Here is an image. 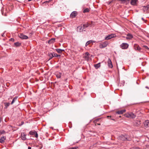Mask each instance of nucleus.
Segmentation results:
<instances>
[{
    "instance_id": "obj_6",
    "label": "nucleus",
    "mask_w": 149,
    "mask_h": 149,
    "mask_svg": "<svg viewBox=\"0 0 149 149\" xmlns=\"http://www.w3.org/2000/svg\"><path fill=\"white\" fill-rule=\"evenodd\" d=\"M19 37L22 39H27L28 37L23 33H20L19 35Z\"/></svg>"
},
{
    "instance_id": "obj_10",
    "label": "nucleus",
    "mask_w": 149,
    "mask_h": 149,
    "mask_svg": "<svg viewBox=\"0 0 149 149\" xmlns=\"http://www.w3.org/2000/svg\"><path fill=\"white\" fill-rule=\"evenodd\" d=\"M134 48L136 50H138L140 52L141 48L139 46L136 44H134Z\"/></svg>"
},
{
    "instance_id": "obj_4",
    "label": "nucleus",
    "mask_w": 149,
    "mask_h": 149,
    "mask_svg": "<svg viewBox=\"0 0 149 149\" xmlns=\"http://www.w3.org/2000/svg\"><path fill=\"white\" fill-rule=\"evenodd\" d=\"M128 45L126 43H123L120 45V47L123 49H127L128 47Z\"/></svg>"
},
{
    "instance_id": "obj_44",
    "label": "nucleus",
    "mask_w": 149,
    "mask_h": 149,
    "mask_svg": "<svg viewBox=\"0 0 149 149\" xmlns=\"http://www.w3.org/2000/svg\"><path fill=\"white\" fill-rule=\"evenodd\" d=\"M146 88H147V89H149V87H148V86H146Z\"/></svg>"
},
{
    "instance_id": "obj_13",
    "label": "nucleus",
    "mask_w": 149,
    "mask_h": 149,
    "mask_svg": "<svg viewBox=\"0 0 149 149\" xmlns=\"http://www.w3.org/2000/svg\"><path fill=\"white\" fill-rule=\"evenodd\" d=\"M26 135L24 133H22L21 138L23 140H24L26 139Z\"/></svg>"
},
{
    "instance_id": "obj_18",
    "label": "nucleus",
    "mask_w": 149,
    "mask_h": 149,
    "mask_svg": "<svg viewBox=\"0 0 149 149\" xmlns=\"http://www.w3.org/2000/svg\"><path fill=\"white\" fill-rule=\"evenodd\" d=\"M14 44V46L17 47L20 46L21 45V43L19 42H17L15 43Z\"/></svg>"
},
{
    "instance_id": "obj_34",
    "label": "nucleus",
    "mask_w": 149,
    "mask_h": 149,
    "mask_svg": "<svg viewBox=\"0 0 149 149\" xmlns=\"http://www.w3.org/2000/svg\"><path fill=\"white\" fill-rule=\"evenodd\" d=\"M5 133V131L4 130H2L0 131V134H2Z\"/></svg>"
},
{
    "instance_id": "obj_24",
    "label": "nucleus",
    "mask_w": 149,
    "mask_h": 149,
    "mask_svg": "<svg viewBox=\"0 0 149 149\" xmlns=\"http://www.w3.org/2000/svg\"><path fill=\"white\" fill-rule=\"evenodd\" d=\"M95 41H93L92 40H90L88 41H87L85 45L86 46H87L88 45H89V44L91 43L92 42H95Z\"/></svg>"
},
{
    "instance_id": "obj_41",
    "label": "nucleus",
    "mask_w": 149,
    "mask_h": 149,
    "mask_svg": "<svg viewBox=\"0 0 149 149\" xmlns=\"http://www.w3.org/2000/svg\"><path fill=\"white\" fill-rule=\"evenodd\" d=\"M140 121H138V123H138V125H139V124H140Z\"/></svg>"
},
{
    "instance_id": "obj_42",
    "label": "nucleus",
    "mask_w": 149,
    "mask_h": 149,
    "mask_svg": "<svg viewBox=\"0 0 149 149\" xmlns=\"http://www.w3.org/2000/svg\"><path fill=\"white\" fill-rule=\"evenodd\" d=\"M2 36H3V37H4L5 35H4V33H3L2 35H1Z\"/></svg>"
},
{
    "instance_id": "obj_8",
    "label": "nucleus",
    "mask_w": 149,
    "mask_h": 149,
    "mask_svg": "<svg viewBox=\"0 0 149 149\" xmlns=\"http://www.w3.org/2000/svg\"><path fill=\"white\" fill-rule=\"evenodd\" d=\"M77 15V13L76 11H73L72 13L70 14V17L71 18H74Z\"/></svg>"
},
{
    "instance_id": "obj_2",
    "label": "nucleus",
    "mask_w": 149,
    "mask_h": 149,
    "mask_svg": "<svg viewBox=\"0 0 149 149\" xmlns=\"http://www.w3.org/2000/svg\"><path fill=\"white\" fill-rule=\"evenodd\" d=\"M108 44V42L107 41H105L100 43L99 44V47L101 49L103 48L106 47Z\"/></svg>"
},
{
    "instance_id": "obj_38",
    "label": "nucleus",
    "mask_w": 149,
    "mask_h": 149,
    "mask_svg": "<svg viewBox=\"0 0 149 149\" xmlns=\"http://www.w3.org/2000/svg\"><path fill=\"white\" fill-rule=\"evenodd\" d=\"M51 1V0H50L48 1H46L44 3H49V2H50Z\"/></svg>"
},
{
    "instance_id": "obj_46",
    "label": "nucleus",
    "mask_w": 149,
    "mask_h": 149,
    "mask_svg": "<svg viewBox=\"0 0 149 149\" xmlns=\"http://www.w3.org/2000/svg\"><path fill=\"white\" fill-rule=\"evenodd\" d=\"M142 19L143 20H144V19H143V18H142Z\"/></svg>"
},
{
    "instance_id": "obj_26",
    "label": "nucleus",
    "mask_w": 149,
    "mask_h": 149,
    "mask_svg": "<svg viewBox=\"0 0 149 149\" xmlns=\"http://www.w3.org/2000/svg\"><path fill=\"white\" fill-rule=\"evenodd\" d=\"M36 131H30L29 132V134L30 135H34L35 134V133Z\"/></svg>"
},
{
    "instance_id": "obj_3",
    "label": "nucleus",
    "mask_w": 149,
    "mask_h": 149,
    "mask_svg": "<svg viewBox=\"0 0 149 149\" xmlns=\"http://www.w3.org/2000/svg\"><path fill=\"white\" fill-rule=\"evenodd\" d=\"M116 34H111L106 37L105 39L106 40H108L112 38L116 37Z\"/></svg>"
},
{
    "instance_id": "obj_45",
    "label": "nucleus",
    "mask_w": 149,
    "mask_h": 149,
    "mask_svg": "<svg viewBox=\"0 0 149 149\" xmlns=\"http://www.w3.org/2000/svg\"><path fill=\"white\" fill-rule=\"evenodd\" d=\"M60 56V55L57 54V57Z\"/></svg>"
},
{
    "instance_id": "obj_17",
    "label": "nucleus",
    "mask_w": 149,
    "mask_h": 149,
    "mask_svg": "<svg viewBox=\"0 0 149 149\" xmlns=\"http://www.w3.org/2000/svg\"><path fill=\"white\" fill-rule=\"evenodd\" d=\"M56 51L58 53L61 54L63 51H64V50L61 49H56Z\"/></svg>"
},
{
    "instance_id": "obj_11",
    "label": "nucleus",
    "mask_w": 149,
    "mask_h": 149,
    "mask_svg": "<svg viewBox=\"0 0 149 149\" xmlns=\"http://www.w3.org/2000/svg\"><path fill=\"white\" fill-rule=\"evenodd\" d=\"M144 125L146 127H149V120H147L145 121L144 123Z\"/></svg>"
},
{
    "instance_id": "obj_30",
    "label": "nucleus",
    "mask_w": 149,
    "mask_h": 149,
    "mask_svg": "<svg viewBox=\"0 0 149 149\" xmlns=\"http://www.w3.org/2000/svg\"><path fill=\"white\" fill-rule=\"evenodd\" d=\"M143 10L144 12L146 11L147 10H148L146 8V6H144L143 7Z\"/></svg>"
},
{
    "instance_id": "obj_35",
    "label": "nucleus",
    "mask_w": 149,
    "mask_h": 149,
    "mask_svg": "<svg viewBox=\"0 0 149 149\" xmlns=\"http://www.w3.org/2000/svg\"><path fill=\"white\" fill-rule=\"evenodd\" d=\"M54 57H57V54L55 53H53Z\"/></svg>"
},
{
    "instance_id": "obj_48",
    "label": "nucleus",
    "mask_w": 149,
    "mask_h": 149,
    "mask_svg": "<svg viewBox=\"0 0 149 149\" xmlns=\"http://www.w3.org/2000/svg\"><path fill=\"white\" fill-rule=\"evenodd\" d=\"M119 117H121V116H119Z\"/></svg>"
},
{
    "instance_id": "obj_1",
    "label": "nucleus",
    "mask_w": 149,
    "mask_h": 149,
    "mask_svg": "<svg viewBox=\"0 0 149 149\" xmlns=\"http://www.w3.org/2000/svg\"><path fill=\"white\" fill-rule=\"evenodd\" d=\"M127 136L125 134L124 135H121L119 136L118 137V139L121 140L122 141H125L127 140Z\"/></svg>"
},
{
    "instance_id": "obj_36",
    "label": "nucleus",
    "mask_w": 149,
    "mask_h": 149,
    "mask_svg": "<svg viewBox=\"0 0 149 149\" xmlns=\"http://www.w3.org/2000/svg\"><path fill=\"white\" fill-rule=\"evenodd\" d=\"M10 40L11 41L13 42L14 41V40L13 38H11L10 39Z\"/></svg>"
},
{
    "instance_id": "obj_25",
    "label": "nucleus",
    "mask_w": 149,
    "mask_h": 149,
    "mask_svg": "<svg viewBox=\"0 0 149 149\" xmlns=\"http://www.w3.org/2000/svg\"><path fill=\"white\" fill-rule=\"evenodd\" d=\"M90 10L88 8H86L83 10V12L84 13H88L89 12Z\"/></svg>"
},
{
    "instance_id": "obj_32",
    "label": "nucleus",
    "mask_w": 149,
    "mask_h": 149,
    "mask_svg": "<svg viewBox=\"0 0 149 149\" xmlns=\"http://www.w3.org/2000/svg\"><path fill=\"white\" fill-rule=\"evenodd\" d=\"M143 47L144 48H145V49H147L148 50H149V48L146 46L144 45L143 46Z\"/></svg>"
},
{
    "instance_id": "obj_21",
    "label": "nucleus",
    "mask_w": 149,
    "mask_h": 149,
    "mask_svg": "<svg viewBox=\"0 0 149 149\" xmlns=\"http://www.w3.org/2000/svg\"><path fill=\"white\" fill-rule=\"evenodd\" d=\"M136 116L133 113H130V118H135Z\"/></svg>"
},
{
    "instance_id": "obj_15",
    "label": "nucleus",
    "mask_w": 149,
    "mask_h": 149,
    "mask_svg": "<svg viewBox=\"0 0 149 149\" xmlns=\"http://www.w3.org/2000/svg\"><path fill=\"white\" fill-rule=\"evenodd\" d=\"M133 38V36L130 34H128L126 38L127 39H130Z\"/></svg>"
},
{
    "instance_id": "obj_16",
    "label": "nucleus",
    "mask_w": 149,
    "mask_h": 149,
    "mask_svg": "<svg viewBox=\"0 0 149 149\" xmlns=\"http://www.w3.org/2000/svg\"><path fill=\"white\" fill-rule=\"evenodd\" d=\"M137 0H131V3L132 5H135L136 4Z\"/></svg>"
},
{
    "instance_id": "obj_7",
    "label": "nucleus",
    "mask_w": 149,
    "mask_h": 149,
    "mask_svg": "<svg viewBox=\"0 0 149 149\" xmlns=\"http://www.w3.org/2000/svg\"><path fill=\"white\" fill-rule=\"evenodd\" d=\"M107 63L108 67L110 68H112L113 67V65L111 60L110 58H108Z\"/></svg>"
},
{
    "instance_id": "obj_27",
    "label": "nucleus",
    "mask_w": 149,
    "mask_h": 149,
    "mask_svg": "<svg viewBox=\"0 0 149 149\" xmlns=\"http://www.w3.org/2000/svg\"><path fill=\"white\" fill-rule=\"evenodd\" d=\"M61 74L60 73H58L56 74V76L58 78H60L61 77Z\"/></svg>"
},
{
    "instance_id": "obj_12",
    "label": "nucleus",
    "mask_w": 149,
    "mask_h": 149,
    "mask_svg": "<svg viewBox=\"0 0 149 149\" xmlns=\"http://www.w3.org/2000/svg\"><path fill=\"white\" fill-rule=\"evenodd\" d=\"M126 111L125 109L122 110L120 111H118L116 112V113L118 114H123Z\"/></svg>"
},
{
    "instance_id": "obj_31",
    "label": "nucleus",
    "mask_w": 149,
    "mask_h": 149,
    "mask_svg": "<svg viewBox=\"0 0 149 149\" xmlns=\"http://www.w3.org/2000/svg\"><path fill=\"white\" fill-rule=\"evenodd\" d=\"M10 103L9 102H8L5 104V106L6 107V108H7L8 106L10 105Z\"/></svg>"
},
{
    "instance_id": "obj_5",
    "label": "nucleus",
    "mask_w": 149,
    "mask_h": 149,
    "mask_svg": "<svg viewBox=\"0 0 149 149\" xmlns=\"http://www.w3.org/2000/svg\"><path fill=\"white\" fill-rule=\"evenodd\" d=\"M89 54L88 52H86L84 55L83 58L85 60L88 61L89 59Z\"/></svg>"
},
{
    "instance_id": "obj_14",
    "label": "nucleus",
    "mask_w": 149,
    "mask_h": 149,
    "mask_svg": "<svg viewBox=\"0 0 149 149\" xmlns=\"http://www.w3.org/2000/svg\"><path fill=\"white\" fill-rule=\"evenodd\" d=\"M6 139V137L5 136H1L0 139V142L1 143H3Z\"/></svg>"
},
{
    "instance_id": "obj_9",
    "label": "nucleus",
    "mask_w": 149,
    "mask_h": 149,
    "mask_svg": "<svg viewBox=\"0 0 149 149\" xmlns=\"http://www.w3.org/2000/svg\"><path fill=\"white\" fill-rule=\"evenodd\" d=\"M78 30L77 31L81 32L83 31H85V30L84 29V28L82 26H79L77 27Z\"/></svg>"
},
{
    "instance_id": "obj_20",
    "label": "nucleus",
    "mask_w": 149,
    "mask_h": 149,
    "mask_svg": "<svg viewBox=\"0 0 149 149\" xmlns=\"http://www.w3.org/2000/svg\"><path fill=\"white\" fill-rule=\"evenodd\" d=\"M48 55L49 57V60L51 59L54 57L53 53H49L48 54Z\"/></svg>"
},
{
    "instance_id": "obj_19",
    "label": "nucleus",
    "mask_w": 149,
    "mask_h": 149,
    "mask_svg": "<svg viewBox=\"0 0 149 149\" xmlns=\"http://www.w3.org/2000/svg\"><path fill=\"white\" fill-rule=\"evenodd\" d=\"M100 63H99L97 64L94 65V66L95 69H97L98 68L100 67Z\"/></svg>"
},
{
    "instance_id": "obj_37",
    "label": "nucleus",
    "mask_w": 149,
    "mask_h": 149,
    "mask_svg": "<svg viewBox=\"0 0 149 149\" xmlns=\"http://www.w3.org/2000/svg\"><path fill=\"white\" fill-rule=\"evenodd\" d=\"M146 8L147 9V10H148L149 9V5H147L146 6Z\"/></svg>"
},
{
    "instance_id": "obj_47",
    "label": "nucleus",
    "mask_w": 149,
    "mask_h": 149,
    "mask_svg": "<svg viewBox=\"0 0 149 149\" xmlns=\"http://www.w3.org/2000/svg\"><path fill=\"white\" fill-rule=\"evenodd\" d=\"M73 149V148H70L69 149Z\"/></svg>"
},
{
    "instance_id": "obj_39",
    "label": "nucleus",
    "mask_w": 149,
    "mask_h": 149,
    "mask_svg": "<svg viewBox=\"0 0 149 149\" xmlns=\"http://www.w3.org/2000/svg\"><path fill=\"white\" fill-rule=\"evenodd\" d=\"M114 1V0H112L111 1L109 2V4H110L111 3V2H113Z\"/></svg>"
},
{
    "instance_id": "obj_33",
    "label": "nucleus",
    "mask_w": 149,
    "mask_h": 149,
    "mask_svg": "<svg viewBox=\"0 0 149 149\" xmlns=\"http://www.w3.org/2000/svg\"><path fill=\"white\" fill-rule=\"evenodd\" d=\"M35 136L36 138H38V135L37 132H36V133L34 135Z\"/></svg>"
},
{
    "instance_id": "obj_23",
    "label": "nucleus",
    "mask_w": 149,
    "mask_h": 149,
    "mask_svg": "<svg viewBox=\"0 0 149 149\" xmlns=\"http://www.w3.org/2000/svg\"><path fill=\"white\" fill-rule=\"evenodd\" d=\"M90 25V24L88 23H87L86 24H84L83 25V27L84 28V29H85V28H86L88 27Z\"/></svg>"
},
{
    "instance_id": "obj_22",
    "label": "nucleus",
    "mask_w": 149,
    "mask_h": 149,
    "mask_svg": "<svg viewBox=\"0 0 149 149\" xmlns=\"http://www.w3.org/2000/svg\"><path fill=\"white\" fill-rule=\"evenodd\" d=\"M55 39L54 38H51L48 41V42L49 43H52L54 42L55 41Z\"/></svg>"
},
{
    "instance_id": "obj_40",
    "label": "nucleus",
    "mask_w": 149,
    "mask_h": 149,
    "mask_svg": "<svg viewBox=\"0 0 149 149\" xmlns=\"http://www.w3.org/2000/svg\"><path fill=\"white\" fill-rule=\"evenodd\" d=\"M24 122H23V121L22 122H21V124L20 125L21 126V125H23L24 124Z\"/></svg>"
},
{
    "instance_id": "obj_28",
    "label": "nucleus",
    "mask_w": 149,
    "mask_h": 149,
    "mask_svg": "<svg viewBox=\"0 0 149 149\" xmlns=\"http://www.w3.org/2000/svg\"><path fill=\"white\" fill-rule=\"evenodd\" d=\"M17 97H15L13 98V100L11 102V104H12L14 102L17 100Z\"/></svg>"
},
{
    "instance_id": "obj_29",
    "label": "nucleus",
    "mask_w": 149,
    "mask_h": 149,
    "mask_svg": "<svg viewBox=\"0 0 149 149\" xmlns=\"http://www.w3.org/2000/svg\"><path fill=\"white\" fill-rule=\"evenodd\" d=\"M130 113H127L125 114V116L127 118H130Z\"/></svg>"
},
{
    "instance_id": "obj_43",
    "label": "nucleus",
    "mask_w": 149,
    "mask_h": 149,
    "mask_svg": "<svg viewBox=\"0 0 149 149\" xmlns=\"http://www.w3.org/2000/svg\"><path fill=\"white\" fill-rule=\"evenodd\" d=\"M28 149H31V147H29L28 148Z\"/></svg>"
}]
</instances>
